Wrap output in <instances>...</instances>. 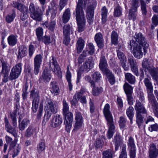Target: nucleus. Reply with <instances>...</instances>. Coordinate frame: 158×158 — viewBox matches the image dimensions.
<instances>
[{"label":"nucleus","instance_id":"obj_1","mask_svg":"<svg viewBox=\"0 0 158 158\" xmlns=\"http://www.w3.org/2000/svg\"><path fill=\"white\" fill-rule=\"evenodd\" d=\"M82 5V0H78L76 9V16L78 26V31L79 32L83 31L85 27V21Z\"/></svg>","mask_w":158,"mask_h":158},{"label":"nucleus","instance_id":"obj_2","mask_svg":"<svg viewBox=\"0 0 158 158\" xmlns=\"http://www.w3.org/2000/svg\"><path fill=\"white\" fill-rule=\"evenodd\" d=\"M110 109L109 105L106 104L105 105L103 109V114L109 126V129L107 133V136L108 139H110L112 137L115 131V127L113 124V117Z\"/></svg>","mask_w":158,"mask_h":158},{"label":"nucleus","instance_id":"obj_3","mask_svg":"<svg viewBox=\"0 0 158 158\" xmlns=\"http://www.w3.org/2000/svg\"><path fill=\"white\" fill-rule=\"evenodd\" d=\"M135 109L136 111V123L139 128L144 122L143 119L144 118V116L142 114H147V111L143 104L137 100H136Z\"/></svg>","mask_w":158,"mask_h":158},{"label":"nucleus","instance_id":"obj_4","mask_svg":"<svg viewBox=\"0 0 158 158\" xmlns=\"http://www.w3.org/2000/svg\"><path fill=\"white\" fill-rule=\"evenodd\" d=\"M63 113L64 118V123L67 131L69 132L72 127L73 121V114L72 113L69 111L68 104L64 99L63 101Z\"/></svg>","mask_w":158,"mask_h":158},{"label":"nucleus","instance_id":"obj_5","mask_svg":"<svg viewBox=\"0 0 158 158\" xmlns=\"http://www.w3.org/2000/svg\"><path fill=\"white\" fill-rule=\"evenodd\" d=\"M142 46L138 44L134 40L130 41L128 47L134 56L137 59H140L143 56V52Z\"/></svg>","mask_w":158,"mask_h":158},{"label":"nucleus","instance_id":"obj_6","mask_svg":"<svg viewBox=\"0 0 158 158\" xmlns=\"http://www.w3.org/2000/svg\"><path fill=\"white\" fill-rule=\"evenodd\" d=\"M94 61L93 57L90 56L88 57L87 60L81 67L79 70L77 72V83H79L81 77L82 73L81 72H87L94 67Z\"/></svg>","mask_w":158,"mask_h":158},{"label":"nucleus","instance_id":"obj_7","mask_svg":"<svg viewBox=\"0 0 158 158\" xmlns=\"http://www.w3.org/2000/svg\"><path fill=\"white\" fill-rule=\"evenodd\" d=\"M97 4L96 0H92L89 2L87 8L86 16L88 22L89 24H92L93 22L94 10Z\"/></svg>","mask_w":158,"mask_h":158},{"label":"nucleus","instance_id":"obj_8","mask_svg":"<svg viewBox=\"0 0 158 158\" xmlns=\"http://www.w3.org/2000/svg\"><path fill=\"white\" fill-rule=\"evenodd\" d=\"M30 14L31 17L37 21H40L42 19V12L39 7H35L33 3H31L29 7Z\"/></svg>","mask_w":158,"mask_h":158},{"label":"nucleus","instance_id":"obj_9","mask_svg":"<svg viewBox=\"0 0 158 158\" xmlns=\"http://www.w3.org/2000/svg\"><path fill=\"white\" fill-rule=\"evenodd\" d=\"M30 97L33 99L32 110L34 113H35L37 111L40 102V94L39 91L36 89L32 90L30 92Z\"/></svg>","mask_w":158,"mask_h":158},{"label":"nucleus","instance_id":"obj_10","mask_svg":"<svg viewBox=\"0 0 158 158\" xmlns=\"http://www.w3.org/2000/svg\"><path fill=\"white\" fill-rule=\"evenodd\" d=\"M22 64L19 63L14 66L11 69L10 76L9 80L12 81L17 78L20 75L22 70Z\"/></svg>","mask_w":158,"mask_h":158},{"label":"nucleus","instance_id":"obj_11","mask_svg":"<svg viewBox=\"0 0 158 158\" xmlns=\"http://www.w3.org/2000/svg\"><path fill=\"white\" fill-rule=\"evenodd\" d=\"M123 88L127 95V100L128 101V103L130 105H133V100L132 95L133 87L128 83L126 82L123 85Z\"/></svg>","mask_w":158,"mask_h":158},{"label":"nucleus","instance_id":"obj_12","mask_svg":"<svg viewBox=\"0 0 158 158\" xmlns=\"http://www.w3.org/2000/svg\"><path fill=\"white\" fill-rule=\"evenodd\" d=\"M134 39L135 40H134L138 44L142 45L145 48L148 47L149 44L147 43V41L142 33L136 32L134 36Z\"/></svg>","mask_w":158,"mask_h":158},{"label":"nucleus","instance_id":"obj_13","mask_svg":"<svg viewBox=\"0 0 158 158\" xmlns=\"http://www.w3.org/2000/svg\"><path fill=\"white\" fill-rule=\"evenodd\" d=\"M75 115V122L73 129L74 131H77L81 128L83 125V117L81 113L79 111H76Z\"/></svg>","mask_w":158,"mask_h":158},{"label":"nucleus","instance_id":"obj_14","mask_svg":"<svg viewBox=\"0 0 158 158\" xmlns=\"http://www.w3.org/2000/svg\"><path fill=\"white\" fill-rule=\"evenodd\" d=\"M17 140L15 139L10 144L8 150V153L12 149H13L12 157L14 158L17 156L21 149V147L19 144H17Z\"/></svg>","mask_w":158,"mask_h":158},{"label":"nucleus","instance_id":"obj_15","mask_svg":"<svg viewBox=\"0 0 158 158\" xmlns=\"http://www.w3.org/2000/svg\"><path fill=\"white\" fill-rule=\"evenodd\" d=\"M42 56L41 54L36 55L34 59V73L37 75L39 71L42 62Z\"/></svg>","mask_w":158,"mask_h":158},{"label":"nucleus","instance_id":"obj_16","mask_svg":"<svg viewBox=\"0 0 158 158\" xmlns=\"http://www.w3.org/2000/svg\"><path fill=\"white\" fill-rule=\"evenodd\" d=\"M18 54L17 55L18 59L21 60L27 55V48L25 45L23 44L18 46Z\"/></svg>","mask_w":158,"mask_h":158},{"label":"nucleus","instance_id":"obj_17","mask_svg":"<svg viewBox=\"0 0 158 158\" xmlns=\"http://www.w3.org/2000/svg\"><path fill=\"white\" fill-rule=\"evenodd\" d=\"M148 152L149 158H157L158 156V148L154 143L150 144Z\"/></svg>","mask_w":158,"mask_h":158},{"label":"nucleus","instance_id":"obj_18","mask_svg":"<svg viewBox=\"0 0 158 158\" xmlns=\"http://www.w3.org/2000/svg\"><path fill=\"white\" fill-rule=\"evenodd\" d=\"M52 64L54 66V69L53 70L54 73L58 78H61L62 77V73L59 65L58 64L56 58L52 57Z\"/></svg>","mask_w":158,"mask_h":158},{"label":"nucleus","instance_id":"obj_19","mask_svg":"<svg viewBox=\"0 0 158 158\" xmlns=\"http://www.w3.org/2000/svg\"><path fill=\"white\" fill-rule=\"evenodd\" d=\"M108 65L107 60L104 56H101L99 67L100 70L104 73L110 70L107 68Z\"/></svg>","mask_w":158,"mask_h":158},{"label":"nucleus","instance_id":"obj_20","mask_svg":"<svg viewBox=\"0 0 158 158\" xmlns=\"http://www.w3.org/2000/svg\"><path fill=\"white\" fill-rule=\"evenodd\" d=\"M11 5L13 7L17 9L21 12L28 11L27 7L21 3L13 1L11 3Z\"/></svg>","mask_w":158,"mask_h":158},{"label":"nucleus","instance_id":"obj_21","mask_svg":"<svg viewBox=\"0 0 158 158\" xmlns=\"http://www.w3.org/2000/svg\"><path fill=\"white\" fill-rule=\"evenodd\" d=\"M5 123V124L6 129L7 131L15 137H17V133L15 130L10 124L8 120L6 117L4 118Z\"/></svg>","mask_w":158,"mask_h":158},{"label":"nucleus","instance_id":"obj_22","mask_svg":"<svg viewBox=\"0 0 158 158\" xmlns=\"http://www.w3.org/2000/svg\"><path fill=\"white\" fill-rule=\"evenodd\" d=\"M144 82L147 89L148 97L154 96L152 93L153 87L150 80L148 78H145L144 80Z\"/></svg>","mask_w":158,"mask_h":158},{"label":"nucleus","instance_id":"obj_23","mask_svg":"<svg viewBox=\"0 0 158 158\" xmlns=\"http://www.w3.org/2000/svg\"><path fill=\"white\" fill-rule=\"evenodd\" d=\"M62 122V119L60 116L58 115L53 117L51 120V126L53 127H55L60 125Z\"/></svg>","mask_w":158,"mask_h":158},{"label":"nucleus","instance_id":"obj_24","mask_svg":"<svg viewBox=\"0 0 158 158\" xmlns=\"http://www.w3.org/2000/svg\"><path fill=\"white\" fill-rule=\"evenodd\" d=\"M94 39L99 48H102L104 46V41L102 34L99 32L96 34L94 37Z\"/></svg>","mask_w":158,"mask_h":158},{"label":"nucleus","instance_id":"obj_25","mask_svg":"<svg viewBox=\"0 0 158 158\" xmlns=\"http://www.w3.org/2000/svg\"><path fill=\"white\" fill-rule=\"evenodd\" d=\"M18 36L16 35L11 34L7 38V42L10 46H14L18 43Z\"/></svg>","mask_w":158,"mask_h":158},{"label":"nucleus","instance_id":"obj_26","mask_svg":"<svg viewBox=\"0 0 158 158\" xmlns=\"http://www.w3.org/2000/svg\"><path fill=\"white\" fill-rule=\"evenodd\" d=\"M91 86L92 89V94L94 96H98L103 91V88L101 87L96 86L95 83H91Z\"/></svg>","mask_w":158,"mask_h":158},{"label":"nucleus","instance_id":"obj_27","mask_svg":"<svg viewBox=\"0 0 158 158\" xmlns=\"http://www.w3.org/2000/svg\"><path fill=\"white\" fill-rule=\"evenodd\" d=\"M51 93L54 95H58L60 92V89L59 86L56 81H53L51 83Z\"/></svg>","mask_w":158,"mask_h":158},{"label":"nucleus","instance_id":"obj_28","mask_svg":"<svg viewBox=\"0 0 158 158\" xmlns=\"http://www.w3.org/2000/svg\"><path fill=\"white\" fill-rule=\"evenodd\" d=\"M39 80H43L46 83H48L49 81V70L48 68H46L44 69Z\"/></svg>","mask_w":158,"mask_h":158},{"label":"nucleus","instance_id":"obj_29","mask_svg":"<svg viewBox=\"0 0 158 158\" xmlns=\"http://www.w3.org/2000/svg\"><path fill=\"white\" fill-rule=\"evenodd\" d=\"M83 93L82 89H81L79 92L76 93L73 97L72 99L70 101V103L72 106H75L76 104L81 97V94Z\"/></svg>","mask_w":158,"mask_h":158},{"label":"nucleus","instance_id":"obj_30","mask_svg":"<svg viewBox=\"0 0 158 158\" xmlns=\"http://www.w3.org/2000/svg\"><path fill=\"white\" fill-rule=\"evenodd\" d=\"M114 143L115 151H117L121 143H122V139L121 137L118 133H116L114 137L113 141Z\"/></svg>","mask_w":158,"mask_h":158},{"label":"nucleus","instance_id":"obj_31","mask_svg":"<svg viewBox=\"0 0 158 158\" xmlns=\"http://www.w3.org/2000/svg\"><path fill=\"white\" fill-rule=\"evenodd\" d=\"M36 129L32 126H30L26 130L24 136L27 138L32 136L34 134H36Z\"/></svg>","mask_w":158,"mask_h":158},{"label":"nucleus","instance_id":"obj_32","mask_svg":"<svg viewBox=\"0 0 158 158\" xmlns=\"http://www.w3.org/2000/svg\"><path fill=\"white\" fill-rule=\"evenodd\" d=\"M148 100L151 105V108L153 111L158 109V103L156 101L154 96L148 97Z\"/></svg>","mask_w":158,"mask_h":158},{"label":"nucleus","instance_id":"obj_33","mask_svg":"<svg viewBox=\"0 0 158 158\" xmlns=\"http://www.w3.org/2000/svg\"><path fill=\"white\" fill-rule=\"evenodd\" d=\"M84 41L81 38H79L76 46L77 53H80L81 52L84 46Z\"/></svg>","mask_w":158,"mask_h":158},{"label":"nucleus","instance_id":"obj_34","mask_svg":"<svg viewBox=\"0 0 158 158\" xmlns=\"http://www.w3.org/2000/svg\"><path fill=\"white\" fill-rule=\"evenodd\" d=\"M108 10L106 6H103L101 10L102 21L103 24L106 23L107 20Z\"/></svg>","mask_w":158,"mask_h":158},{"label":"nucleus","instance_id":"obj_35","mask_svg":"<svg viewBox=\"0 0 158 158\" xmlns=\"http://www.w3.org/2000/svg\"><path fill=\"white\" fill-rule=\"evenodd\" d=\"M134 109L132 106L129 107L127 110L126 114L130 120V123L131 124H132L133 123V118L134 114Z\"/></svg>","mask_w":158,"mask_h":158},{"label":"nucleus","instance_id":"obj_36","mask_svg":"<svg viewBox=\"0 0 158 158\" xmlns=\"http://www.w3.org/2000/svg\"><path fill=\"white\" fill-rule=\"evenodd\" d=\"M104 73L106 75L107 79L110 84L111 85H114L115 82V80L114 76L112 73L109 70Z\"/></svg>","mask_w":158,"mask_h":158},{"label":"nucleus","instance_id":"obj_37","mask_svg":"<svg viewBox=\"0 0 158 158\" xmlns=\"http://www.w3.org/2000/svg\"><path fill=\"white\" fill-rule=\"evenodd\" d=\"M126 80L130 84H134L135 82V78L134 76L131 73H127L125 74Z\"/></svg>","mask_w":158,"mask_h":158},{"label":"nucleus","instance_id":"obj_38","mask_svg":"<svg viewBox=\"0 0 158 158\" xmlns=\"http://www.w3.org/2000/svg\"><path fill=\"white\" fill-rule=\"evenodd\" d=\"M16 15L15 10L13 9L11 11V13L6 15L5 18L6 21L8 23H10L12 22L15 17Z\"/></svg>","mask_w":158,"mask_h":158},{"label":"nucleus","instance_id":"obj_39","mask_svg":"<svg viewBox=\"0 0 158 158\" xmlns=\"http://www.w3.org/2000/svg\"><path fill=\"white\" fill-rule=\"evenodd\" d=\"M29 120L26 118H24L21 122L19 123V129L20 130L23 131L29 124Z\"/></svg>","mask_w":158,"mask_h":158},{"label":"nucleus","instance_id":"obj_40","mask_svg":"<svg viewBox=\"0 0 158 158\" xmlns=\"http://www.w3.org/2000/svg\"><path fill=\"white\" fill-rule=\"evenodd\" d=\"M114 152L112 150L108 149L102 153V158H113Z\"/></svg>","mask_w":158,"mask_h":158},{"label":"nucleus","instance_id":"obj_41","mask_svg":"<svg viewBox=\"0 0 158 158\" xmlns=\"http://www.w3.org/2000/svg\"><path fill=\"white\" fill-rule=\"evenodd\" d=\"M70 17V9L67 8L63 13L62 16V20L64 23H67L69 20Z\"/></svg>","mask_w":158,"mask_h":158},{"label":"nucleus","instance_id":"obj_42","mask_svg":"<svg viewBox=\"0 0 158 158\" xmlns=\"http://www.w3.org/2000/svg\"><path fill=\"white\" fill-rule=\"evenodd\" d=\"M111 43L114 45L118 43V35L115 31H113L111 35Z\"/></svg>","mask_w":158,"mask_h":158},{"label":"nucleus","instance_id":"obj_43","mask_svg":"<svg viewBox=\"0 0 158 158\" xmlns=\"http://www.w3.org/2000/svg\"><path fill=\"white\" fill-rule=\"evenodd\" d=\"M35 32L38 41L39 42L41 41L43 34L42 28L41 27H39L37 28L36 29Z\"/></svg>","mask_w":158,"mask_h":158},{"label":"nucleus","instance_id":"obj_44","mask_svg":"<svg viewBox=\"0 0 158 158\" xmlns=\"http://www.w3.org/2000/svg\"><path fill=\"white\" fill-rule=\"evenodd\" d=\"M137 9H133L131 7L129 13L128 18L129 19H132L134 20L136 18L137 15Z\"/></svg>","mask_w":158,"mask_h":158},{"label":"nucleus","instance_id":"obj_45","mask_svg":"<svg viewBox=\"0 0 158 158\" xmlns=\"http://www.w3.org/2000/svg\"><path fill=\"white\" fill-rule=\"evenodd\" d=\"M122 9L119 5L115 6L114 8V16L115 17H119L122 15Z\"/></svg>","mask_w":158,"mask_h":158},{"label":"nucleus","instance_id":"obj_46","mask_svg":"<svg viewBox=\"0 0 158 158\" xmlns=\"http://www.w3.org/2000/svg\"><path fill=\"white\" fill-rule=\"evenodd\" d=\"M141 10L142 15L144 16L147 15V5L143 0H140Z\"/></svg>","mask_w":158,"mask_h":158},{"label":"nucleus","instance_id":"obj_47","mask_svg":"<svg viewBox=\"0 0 158 158\" xmlns=\"http://www.w3.org/2000/svg\"><path fill=\"white\" fill-rule=\"evenodd\" d=\"M158 24V15H154L152 18V23L151 24V29L153 30Z\"/></svg>","mask_w":158,"mask_h":158},{"label":"nucleus","instance_id":"obj_48","mask_svg":"<svg viewBox=\"0 0 158 158\" xmlns=\"http://www.w3.org/2000/svg\"><path fill=\"white\" fill-rule=\"evenodd\" d=\"M126 144H123L119 158H127V152L126 150Z\"/></svg>","mask_w":158,"mask_h":158},{"label":"nucleus","instance_id":"obj_49","mask_svg":"<svg viewBox=\"0 0 158 158\" xmlns=\"http://www.w3.org/2000/svg\"><path fill=\"white\" fill-rule=\"evenodd\" d=\"M127 146L129 149L136 148L134 139L131 136H130L129 138Z\"/></svg>","mask_w":158,"mask_h":158},{"label":"nucleus","instance_id":"obj_50","mask_svg":"<svg viewBox=\"0 0 158 158\" xmlns=\"http://www.w3.org/2000/svg\"><path fill=\"white\" fill-rule=\"evenodd\" d=\"M66 77L68 83L69 90L71 91L72 89V85L71 83V74L69 70H67V71Z\"/></svg>","mask_w":158,"mask_h":158},{"label":"nucleus","instance_id":"obj_51","mask_svg":"<svg viewBox=\"0 0 158 158\" xmlns=\"http://www.w3.org/2000/svg\"><path fill=\"white\" fill-rule=\"evenodd\" d=\"M57 105L55 102H50V111L52 113H56L57 111Z\"/></svg>","mask_w":158,"mask_h":158},{"label":"nucleus","instance_id":"obj_52","mask_svg":"<svg viewBox=\"0 0 158 158\" xmlns=\"http://www.w3.org/2000/svg\"><path fill=\"white\" fill-rule=\"evenodd\" d=\"M92 77L93 78V81L94 82H98L100 80L101 78V76L98 72H96L92 74Z\"/></svg>","mask_w":158,"mask_h":158},{"label":"nucleus","instance_id":"obj_53","mask_svg":"<svg viewBox=\"0 0 158 158\" xmlns=\"http://www.w3.org/2000/svg\"><path fill=\"white\" fill-rule=\"evenodd\" d=\"M71 30L70 26L69 24H66L63 27V35H70Z\"/></svg>","mask_w":158,"mask_h":158},{"label":"nucleus","instance_id":"obj_54","mask_svg":"<svg viewBox=\"0 0 158 158\" xmlns=\"http://www.w3.org/2000/svg\"><path fill=\"white\" fill-rule=\"evenodd\" d=\"M117 55L118 58L120 60V62L125 61L127 60L126 56L122 52L118 50L117 51Z\"/></svg>","mask_w":158,"mask_h":158},{"label":"nucleus","instance_id":"obj_55","mask_svg":"<svg viewBox=\"0 0 158 158\" xmlns=\"http://www.w3.org/2000/svg\"><path fill=\"white\" fill-rule=\"evenodd\" d=\"M119 123L120 128H124L126 126V119L123 116L120 117Z\"/></svg>","mask_w":158,"mask_h":158},{"label":"nucleus","instance_id":"obj_56","mask_svg":"<svg viewBox=\"0 0 158 158\" xmlns=\"http://www.w3.org/2000/svg\"><path fill=\"white\" fill-rule=\"evenodd\" d=\"M16 113L13 112L10 113V116L12 120V123L13 126H16L17 125Z\"/></svg>","mask_w":158,"mask_h":158},{"label":"nucleus","instance_id":"obj_57","mask_svg":"<svg viewBox=\"0 0 158 158\" xmlns=\"http://www.w3.org/2000/svg\"><path fill=\"white\" fill-rule=\"evenodd\" d=\"M45 144L43 141L40 142L37 146V148L38 152L40 153L45 149Z\"/></svg>","mask_w":158,"mask_h":158},{"label":"nucleus","instance_id":"obj_58","mask_svg":"<svg viewBox=\"0 0 158 158\" xmlns=\"http://www.w3.org/2000/svg\"><path fill=\"white\" fill-rule=\"evenodd\" d=\"M128 61L130 64L131 67L137 65L136 61L132 56H129L128 57Z\"/></svg>","mask_w":158,"mask_h":158},{"label":"nucleus","instance_id":"obj_59","mask_svg":"<svg viewBox=\"0 0 158 158\" xmlns=\"http://www.w3.org/2000/svg\"><path fill=\"white\" fill-rule=\"evenodd\" d=\"M131 2V7L133 9H137L139 6V0H130Z\"/></svg>","mask_w":158,"mask_h":158},{"label":"nucleus","instance_id":"obj_60","mask_svg":"<svg viewBox=\"0 0 158 158\" xmlns=\"http://www.w3.org/2000/svg\"><path fill=\"white\" fill-rule=\"evenodd\" d=\"M143 68L148 69L149 68V64L148 60L147 58L143 59L142 62Z\"/></svg>","mask_w":158,"mask_h":158},{"label":"nucleus","instance_id":"obj_61","mask_svg":"<svg viewBox=\"0 0 158 158\" xmlns=\"http://www.w3.org/2000/svg\"><path fill=\"white\" fill-rule=\"evenodd\" d=\"M9 72H1L3 74V78L2 79V81L4 83H6L9 80Z\"/></svg>","mask_w":158,"mask_h":158},{"label":"nucleus","instance_id":"obj_62","mask_svg":"<svg viewBox=\"0 0 158 158\" xmlns=\"http://www.w3.org/2000/svg\"><path fill=\"white\" fill-rule=\"evenodd\" d=\"M104 144V142L102 140L98 139L94 143L95 146L97 148H102Z\"/></svg>","mask_w":158,"mask_h":158},{"label":"nucleus","instance_id":"obj_63","mask_svg":"<svg viewBox=\"0 0 158 158\" xmlns=\"http://www.w3.org/2000/svg\"><path fill=\"white\" fill-rule=\"evenodd\" d=\"M88 47L89 49V51H88L89 54L90 55H93L94 53V47L92 43H89L88 44Z\"/></svg>","mask_w":158,"mask_h":158},{"label":"nucleus","instance_id":"obj_64","mask_svg":"<svg viewBox=\"0 0 158 158\" xmlns=\"http://www.w3.org/2000/svg\"><path fill=\"white\" fill-rule=\"evenodd\" d=\"M64 40L63 43L66 45H68L70 41V35H63Z\"/></svg>","mask_w":158,"mask_h":158}]
</instances>
